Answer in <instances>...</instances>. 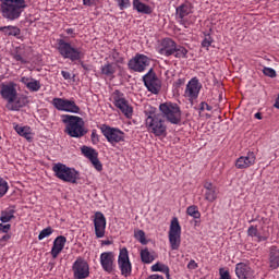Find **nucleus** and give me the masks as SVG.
Returning a JSON list of instances; mask_svg holds the SVG:
<instances>
[{"instance_id": "1", "label": "nucleus", "mask_w": 279, "mask_h": 279, "mask_svg": "<svg viewBox=\"0 0 279 279\" xmlns=\"http://www.w3.org/2000/svg\"><path fill=\"white\" fill-rule=\"evenodd\" d=\"M27 8L25 0H0V12L7 21H19Z\"/></svg>"}, {"instance_id": "2", "label": "nucleus", "mask_w": 279, "mask_h": 279, "mask_svg": "<svg viewBox=\"0 0 279 279\" xmlns=\"http://www.w3.org/2000/svg\"><path fill=\"white\" fill-rule=\"evenodd\" d=\"M62 123L65 124V134L72 138H82L86 134L84 129V119L77 116L63 114L61 116Z\"/></svg>"}, {"instance_id": "3", "label": "nucleus", "mask_w": 279, "mask_h": 279, "mask_svg": "<svg viewBox=\"0 0 279 279\" xmlns=\"http://www.w3.org/2000/svg\"><path fill=\"white\" fill-rule=\"evenodd\" d=\"M159 113L162 119L172 125H180L182 122V110L175 102H163L159 106Z\"/></svg>"}, {"instance_id": "4", "label": "nucleus", "mask_w": 279, "mask_h": 279, "mask_svg": "<svg viewBox=\"0 0 279 279\" xmlns=\"http://www.w3.org/2000/svg\"><path fill=\"white\" fill-rule=\"evenodd\" d=\"M52 171L59 180L62 182H70L71 184H76L80 180V172L75 168H69L64 163H54L52 166Z\"/></svg>"}, {"instance_id": "5", "label": "nucleus", "mask_w": 279, "mask_h": 279, "mask_svg": "<svg viewBox=\"0 0 279 279\" xmlns=\"http://www.w3.org/2000/svg\"><path fill=\"white\" fill-rule=\"evenodd\" d=\"M148 132L155 136H167V124L159 113H150L145 120Z\"/></svg>"}, {"instance_id": "6", "label": "nucleus", "mask_w": 279, "mask_h": 279, "mask_svg": "<svg viewBox=\"0 0 279 279\" xmlns=\"http://www.w3.org/2000/svg\"><path fill=\"white\" fill-rule=\"evenodd\" d=\"M58 51L62 58L71 60V62H77L84 58L82 48L73 47L70 43L64 41V39L58 41Z\"/></svg>"}, {"instance_id": "7", "label": "nucleus", "mask_w": 279, "mask_h": 279, "mask_svg": "<svg viewBox=\"0 0 279 279\" xmlns=\"http://www.w3.org/2000/svg\"><path fill=\"white\" fill-rule=\"evenodd\" d=\"M168 239L171 250H180V245L182 243V227L175 217L172 218L170 222Z\"/></svg>"}, {"instance_id": "8", "label": "nucleus", "mask_w": 279, "mask_h": 279, "mask_svg": "<svg viewBox=\"0 0 279 279\" xmlns=\"http://www.w3.org/2000/svg\"><path fill=\"white\" fill-rule=\"evenodd\" d=\"M100 131L102 132V135L105 136V138H107L108 143L112 145V147L125 141V133L117 128L102 124L100 126Z\"/></svg>"}, {"instance_id": "9", "label": "nucleus", "mask_w": 279, "mask_h": 279, "mask_svg": "<svg viewBox=\"0 0 279 279\" xmlns=\"http://www.w3.org/2000/svg\"><path fill=\"white\" fill-rule=\"evenodd\" d=\"M112 99L116 108H118L126 119H132L134 114V109L130 106V102L125 99V96L120 90H114L112 94Z\"/></svg>"}, {"instance_id": "10", "label": "nucleus", "mask_w": 279, "mask_h": 279, "mask_svg": "<svg viewBox=\"0 0 279 279\" xmlns=\"http://www.w3.org/2000/svg\"><path fill=\"white\" fill-rule=\"evenodd\" d=\"M118 267L121 271V276L124 278H130L132 276V262H130V252H128L126 247L120 248Z\"/></svg>"}, {"instance_id": "11", "label": "nucleus", "mask_w": 279, "mask_h": 279, "mask_svg": "<svg viewBox=\"0 0 279 279\" xmlns=\"http://www.w3.org/2000/svg\"><path fill=\"white\" fill-rule=\"evenodd\" d=\"M150 63L151 60L149 59V57L136 53L134 58L129 61L128 66L131 71H134L135 73H143Z\"/></svg>"}, {"instance_id": "12", "label": "nucleus", "mask_w": 279, "mask_h": 279, "mask_svg": "<svg viewBox=\"0 0 279 279\" xmlns=\"http://www.w3.org/2000/svg\"><path fill=\"white\" fill-rule=\"evenodd\" d=\"M201 90L202 83L199 82V78L193 77L187 82L185 86L184 97L187 99V101L193 104V101H196V99L199 97Z\"/></svg>"}, {"instance_id": "13", "label": "nucleus", "mask_w": 279, "mask_h": 279, "mask_svg": "<svg viewBox=\"0 0 279 279\" xmlns=\"http://www.w3.org/2000/svg\"><path fill=\"white\" fill-rule=\"evenodd\" d=\"M51 104L60 112H72L73 114H80V107L76 106L75 100L53 98Z\"/></svg>"}, {"instance_id": "14", "label": "nucleus", "mask_w": 279, "mask_h": 279, "mask_svg": "<svg viewBox=\"0 0 279 279\" xmlns=\"http://www.w3.org/2000/svg\"><path fill=\"white\" fill-rule=\"evenodd\" d=\"M72 271L75 279H86L90 276V266L87 260L78 257L72 265Z\"/></svg>"}, {"instance_id": "15", "label": "nucleus", "mask_w": 279, "mask_h": 279, "mask_svg": "<svg viewBox=\"0 0 279 279\" xmlns=\"http://www.w3.org/2000/svg\"><path fill=\"white\" fill-rule=\"evenodd\" d=\"M143 82L147 90H149V93H153V95H158V93H160V78L156 76V72H154V69H150L148 73L143 76Z\"/></svg>"}, {"instance_id": "16", "label": "nucleus", "mask_w": 279, "mask_h": 279, "mask_svg": "<svg viewBox=\"0 0 279 279\" xmlns=\"http://www.w3.org/2000/svg\"><path fill=\"white\" fill-rule=\"evenodd\" d=\"M17 94L19 92L16 90V83L9 82L0 84V95L2 99L8 101V104H14Z\"/></svg>"}, {"instance_id": "17", "label": "nucleus", "mask_w": 279, "mask_h": 279, "mask_svg": "<svg viewBox=\"0 0 279 279\" xmlns=\"http://www.w3.org/2000/svg\"><path fill=\"white\" fill-rule=\"evenodd\" d=\"M81 151L85 158H87L93 167H95L96 171H102L104 166L101 165V161H99V153L95 148L83 146L81 148Z\"/></svg>"}, {"instance_id": "18", "label": "nucleus", "mask_w": 279, "mask_h": 279, "mask_svg": "<svg viewBox=\"0 0 279 279\" xmlns=\"http://www.w3.org/2000/svg\"><path fill=\"white\" fill-rule=\"evenodd\" d=\"M94 228L97 239H104L106 236V216L101 211H97L94 216Z\"/></svg>"}, {"instance_id": "19", "label": "nucleus", "mask_w": 279, "mask_h": 279, "mask_svg": "<svg viewBox=\"0 0 279 279\" xmlns=\"http://www.w3.org/2000/svg\"><path fill=\"white\" fill-rule=\"evenodd\" d=\"M100 265L106 274H112L114 271V253L104 252L100 254Z\"/></svg>"}, {"instance_id": "20", "label": "nucleus", "mask_w": 279, "mask_h": 279, "mask_svg": "<svg viewBox=\"0 0 279 279\" xmlns=\"http://www.w3.org/2000/svg\"><path fill=\"white\" fill-rule=\"evenodd\" d=\"M175 41L171 38H165L161 40L159 47L157 48V51L159 56H165L166 58H169L170 56H173V51H175Z\"/></svg>"}, {"instance_id": "21", "label": "nucleus", "mask_w": 279, "mask_h": 279, "mask_svg": "<svg viewBox=\"0 0 279 279\" xmlns=\"http://www.w3.org/2000/svg\"><path fill=\"white\" fill-rule=\"evenodd\" d=\"M256 165V154L254 151H248L245 156H241L235 160L236 169H250Z\"/></svg>"}, {"instance_id": "22", "label": "nucleus", "mask_w": 279, "mask_h": 279, "mask_svg": "<svg viewBox=\"0 0 279 279\" xmlns=\"http://www.w3.org/2000/svg\"><path fill=\"white\" fill-rule=\"evenodd\" d=\"M235 275L239 279H254V269L245 263L235 265Z\"/></svg>"}, {"instance_id": "23", "label": "nucleus", "mask_w": 279, "mask_h": 279, "mask_svg": "<svg viewBox=\"0 0 279 279\" xmlns=\"http://www.w3.org/2000/svg\"><path fill=\"white\" fill-rule=\"evenodd\" d=\"M64 245H66V238L63 235H59L54 239L53 245L51 248V256L52 258H58L60 253L64 250Z\"/></svg>"}, {"instance_id": "24", "label": "nucleus", "mask_w": 279, "mask_h": 279, "mask_svg": "<svg viewBox=\"0 0 279 279\" xmlns=\"http://www.w3.org/2000/svg\"><path fill=\"white\" fill-rule=\"evenodd\" d=\"M28 101L29 100H28L27 96L16 94L14 102L7 104V108H8V110L19 111V110H21V108H25V106H27Z\"/></svg>"}, {"instance_id": "25", "label": "nucleus", "mask_w": 279, "mask_h": 279, "mask_svg": "<svg viewBox=\"0 0 279 279\" xmlns=\"http://www.w3.org/2000/svg\"><path fill=\"white\" fill-rule=\"evenodd\" d=\"M268 265L270 269H278L279 267V248L271 246L268 254Z\"/></svg>"}, {"instance_id": "26", "label": "nucleus", "mask_w": 279, "mask_h": 279, "mask_svg": "<svg viewBox=\"0 0 279 279\" xmlns=\"http://www.w3.org/2000/svg\"><path fill=\"white\" fill-rule=\"evenodd\" d=\"M193 8L191 7V3H183L177 8V19L180 20V23L189 16V14H192Z\"/></svg>"}, {"instance_id": "27", "label": "nucleus", "mask_w": 279, "mask_h": 279, "mask_svg": "<svg viewBox=\"0 0 279 279\" xmlns=\"http://www.w3.org/2000/svg\"><path fill=\"white\" fill-rule=\"evenodd\" d=\"M133 10L138 12V14H151V12H154L151 7L141 0H133Z\"/></svg>"}, {"instance_id": "28", "label": "nucleus", "mask_w": 279, "mask_h": 279, "mask_svg": "<svg viewBox=\"0 0 279 279\" xmlns=\"http://www.w3.org/2000/svg\"><path fill=\"white\" fill-rule=\"evenodd\" d=\"M101 74L106 75V77H114V73H117V65L114 63H106L101 65Z\"/></svg>"}, {"instance_id": "29", "label": "nucleus", "mask_w": 279, "mask_h": 279, "mask_svg": "<svg viewBox=\"0 0 279 279\" xmlns=\"http://www.w3.org/2000/svg\"><path fill=\"white\" fill-rule=\"evenodd\" d=\"M0 32H2L4 36H21V28L17 26H0Z\"/></svg>"}, {"instance_id": "30", "label": "nucleus", "mask_w": 279, "mask_h": 279, "mask_svg": "<svg viewBox=\"0 0 279 279\" xmlns=\"http://www.w3.org/2000/svg\"><path fill=\"white\" fill-rule=\"evenodd\" d=\"M14 130L15 132H17L20 136H23L24 138H26V141H32V131L28 126H21L16 124L14 126Z\"/></svg>"}, {"instance_id": "31", "label": "nucleus", "mask_w": 279, "mask_h": 279, "mask_svg": "<svg viewBox=\"0 0 279 279\" xmlns=\"http://www.w3.org/2000/svg\"><path fill=\"white\" fill-rule=\"evenodd\" d=\"M172 56H174V58H178V59H184V58H187L189 50L184 46L175 44Z\"/></svg>"}, {"instance_id": "32", "label": "nucleus", "mask_w": 279, "mask_h": 279, "mask_svg": "<svg viewBox=\"0 0 279 279\" xmlns=\"http://www.w3.org/2000/svg\"><path fill=\"white\" fill-rule=\"evenodd\" d=\"M141 259H142V263L149 265V264L154 263L156 257H154V254H151V252H149V248H143L141 251Z\"/></svg>"}, {"instance_id": "33", "label": "nucleus", "mask_w": 279, "mask_h": 279, "mask_svg": "<svg viewBox=\"0 0 279 279\" xmlns=\"http://www.w3.org/2000/svg\"><path fill=\"white\" fill-rule=\"evenodd\" d=\"M151 271H160L161 274H166L167 279L170 278L169 266H167L165 264H161V263L154 264L151 266Z\"/></svg>"}, {"instance_id": "34", "label": "nucleus", "mask_w": 279, "mask_h": 279, "mask_svg": "<svg viewBox=\"0 0 279 279\" xmlns=\"http://www.w3.org/2000/svg\"><path fill=\"white\" fill-rule=\"evenodd\" d=\"M14 219V210L13 209H8L3 210L0 216V221L2 223H9V221H12Z\"/></svg>"}, {"instance_id": "35", "label": "nucleus", "mask_w": 279, "mask_h": 279, "mask_svg": "<svg viewBox=\"0 0 279 279\" xmlns=\"http://www.w3.org/2000/svg\"><path fill=\"white\" fill-rule=\"evenodd\" d=\"M186 214L190 217H193V219H199L202 217V214L199 213V209L195 205L189 206L186 208Z\"/></svg>"}, {"instance_id": "36", "label": "nucleus", "mask_w": 279, "mask_h": 279, "mask_svg": "<svg viewBox=\"0 0 279 279\" xmlns=\"http://www.w3.org/2000/svg\"><path fill=\"white\" fill-rule=\"evenodd\" d=\"M8 191H10V185L8 184V181H5L3 177H0V198L4 197Z\"/></svg>"}, {"instance_id": "37", "label": "nucleus", "mask_w": 279, "mask_h": 279, "mask_svg": "<svg viewBox=\"0 0 279 279\" xmlns=\"http://www.w3.org/2000/svg\"><path fill=\"white\" fill-rule=\"evenodd\" d=\"M26 88H28V90H32L33 93H38V90H40V82L31 78V82L28 83V86H26Z\"/></svg>"}, {"instance_id": "38", "label": "nucleus", "mask_w": 279, "mask_h": 279, "mask_svg": "<svg viewBox=\"0 0 279 279\" xmlns=\"http://www.w3.org/2000/svg\"><path fill=\"white\" fill-rule=\"evenodd\" d=\"M205 199H207V202H215V199H217V187L207 190L205 192Z\"/></svg>"}, {"instance_id": "39", "label": "nucleus", "mask_w": 279, "mask_h": 279, "mask_svg": "<svg viewBox=\"0 0 279 279\" xmlns=\"http://www.w3.org/2000/svg\"><path fill=\"white\" fill-rule=\"evenodd\" d=\"M53 234V229L51 227H47L46 229L41 230L38 240L43 241V239H47V236H51Z\"/></svg>"}, {"instance_id": "40", "label": "nucleus", "mask_w": 279, "mask_h": 279, "mask_svg": "<svg viewBox=\"0 0 279 279\" xmlns=\"http://www.w3.org/2000/svg\"><path fill=\"white\" fill-rule=\"evenodd\" d=\"M110 58L117 64H121L123 62V57H121V54L117 50H113L111 52Z\"/></svg>"}, {"instance_id": "41", "label": "nucleus", "mask_w": 279, "mask_h": 279, "mask_svg": "<svg viewBox=\"0 0 279 279\" xmlns=\"http://www.w3.org/2000/svg\"><path fill=\"white\" fill-rule=\"evenodd\" d=\"M134 236L137 241H140V243H142L143 245H145V243H147V241L145 240V231L143 230H137L134 233Z\"/></svg>"}, {"instance_id": "42", "label": "nucleus", "mask_w": 279, "mask_h": 279, "mask_svg": "<svg viewBox=\"0 0 279 279\" xmlns=\"http://www.w3.org/2000/svg\"><path fill=\"white\" fill-rule=\"evenodd\" d=\"M213 43H214L213 37L209 34H207V35H205V37L202 41V47L204 49H208V47H210V45H213Z\"/></svg>"}, {"instance_id": "43", "label": "nucleus", "mask_w": 279, "mask_h": 279, "mask_svg": "<svg viewBox=\"0 0 279 279\" xmlns=\"http://www.w3.org/2000/svg\"><path fill=\"white\" fill-rule=\"evenodd\" d=\"M12 56L16 62H21V64H27V59L23 58L21 51L16 50L14 53H12Z\"/></svg>"}, {"instance_id": "44", "label": "nucleus", "mask_w": 279, "mask_h": 279, "mask_svg": "<svg viewBox=\"0 0 279 279\" xmlns=\"http://www.w3.org/2000/svg\"><path fill=\"white\" fill-rule=\"evenodd\" d=\"M117 3L120 8V10H125L128 8H130L131 3L130 0H117Z\"/></svg>"}, {"instance_id": "45", "label": "nucleus", "mask_w": 279, "mask_h": 279, "mask_svg": "<svg viewBox=\"0 0 279 279\" xmlns=\"http://www.w3.org/2000/svg\"><path fill=\"white\" fill-rule=\"evenodd\" d=\"M263 73L267 75V77H276V70L271 68H264Z\"/></svg>"}, {"instance_id": "46", "label": "nucleus", "mask_w": 279, "mask_h": 279, "mask_svg": "<svg viewBox=\"0 0 279 279\" xmlns=\"http://www.w3.org/2000/svg\"><path fill=\"white\" fill-rule=\"evenodd\" d=\"M12 239V234L7 233L2 238H0V245L3 247L8 243V241Z\"/></svg>"}, {"instance_id": "47", "label": "nucleus", "mask_w": 279, "mask_h": 279, "mask_svg": "<svg viewBox=\"0 0 279 279\" xmlns=\"http://www.w3.org/2000/svg\"><path fill=\"white\" fill-rule=\"evenodd\" d=\"M248 236H258V229L254 226H251L247 230Z\"/></svg>"}, {"instance_id": "48", "label": "nucleus", "mask_w": 279, "mask_h": 279, "mask_svg": "<svg viewBox=\"0 0 279 279\" xmlns=\"http://www.w3.org/2000/svg\"><path fill=\"white\" fill-rule=\"evenodd\" d=\"M92 143L93 145H97V143H99V135L97 134V131L93 130L92 131Z\"/></svg>"}, {"instance_id": "49", "label": "nucleus", "mask_w": 279, "mask_h": 279, "mask_svg": "<svg viewBox=\"0 0 279 279\" xmlns=\"http://www.w3.org/2000/svg\"><path fill=\"white\" fill-rule=\"evenodd\" d=\"M97 3H99V0H83V5L87 8H92V5H96Z\"/></svg>"}, {"instance_id": "50", "label": "nucleus", "mask_w": 279, "mask_h": 279, "mask_svg": "<svg viewBox=\"0 0 279 279\" xmlns=\"http://www.w3.org/2000/svg\"><path fill=\"white\" fill-rule=\"evenodd\" d=\"M11 228H12L11 225L0 223V232H3L4 234H8V232H10Z\"/></svg>"}, {"instance_id": "51", "label": "nucleus", "mask_w": 279, "mask_h": 279, "mask_svg": "<svg viewBox=\"0 0 279 279\" xmlns=\"http://www.w3.org/2000/svg\"><path fill=\"white\" fill-rule=\"evenodd\" d=\"M197 267H199V265H197V263L194 259H191L187 264V269L190 270H195L197 269Z\"/></svg>"}, {"instance_id": "52", "label": "nucleus", "mask_w": 279, "mask_h": 279, "mask_svg": "<svg viewBox=\"0 0 279 279\" xmlns=\"http://www.w3.org/2000/svg\"><path fill=\"white\" fill-rule=\"evenodd\" d=\"M201 112H204V110H207L208 112H210V110H213V107H210L208 104L206 102H201V107H199Z\"/></svg>"}, {"instance_id": "53", "label": "nucleus", "mask_w": 279, "mask_h": 279, "mask_svg": "<svg viewBox=\"0 0 279 279\" xmlns=\"http://www.w3.org/2000/svg\"><path fill=\"white\" fill-rule=\"evenodd\" d=\"M220 279H231L230 278V271L220 269Z\"/></svg>"}, {"instance_id": "54", "label": "nucleus", "mask_w": 279, "mask_h": 279, "mask_svg": "<svg viewBox=\"0 0 279 279\" xmlns=\"http://www.w3.org/2000/svg\"><path fill=\"white\" fill-rule=\"evenodd\" d=\"M32 81V78L31 77H27V76H22L21 77V80H20V82L22 83V84H24V86H28L29 85V82Z\"/></svg>"}, {"instance_id": "55", "label": "nucleus", "mask_w": 279, "mask_h": 279, "mask_svg": "<svg viewBox=\"0 0 279 279\" xmlns=\"http://www.w3.org/2000/svg\"><path fill=\"white\" fill-rule=\"evenodd\" d=\"M204 189H205L206 191H211L213 189H216V187H215V185H213V183H210V182H205V183H204Z\"/></svg>"}, {"instance_id": "56", "label": "nucleus", "mask_w": 279, "mask_h": 279, "mask_svg": "<svg viewBox=\"0 0 279 279\" xmlns=\"http://www.w3.org/2000/svg\"><path fill=\"white\" fill-rule=\"evenodd\" d=\"M61 75L64 80H71V74L70 72L66 71H61Z\"/></svg>"}, {"instance_id": "57", "label": "nucleus", "mask_w": 279, "mask_h": 279, "mask_svg": "<svg viewBox=\"0 0 279 279\" xmlns=\"http://www.w3.org/2000/svg\"><path fill=\"white\" fill-rule=\"evenodd\" d=\"M65 32H66V34L72 36V38H75V31L73 28H66Z\"/></svg>"}, {"instance_id": "58", "label": "nucleus", "mask_w": 279, "mask_h": 279, "mask_svg": "<svg viewBox=\"0 0 279 279\" xmlns=\"http://www.w3.org/2000/svg\"><path fill=\"white\" fill-rule=\"evenodd\" d=\"M147 279H165V277H162L160 275H151Z\"/></svg>"}, {"instance_id": "59", "label": "nucleus", "mask_w": 279, "mask_h": 279, "mask_svg": "<svg viewBox=\"0 0 279 279\" xmlns=\"http://www.w3.org/2000/svg\"><path fill=\"white\" fill-rule=\"evenodd\" d=\"M102 245H112V242L110 240L102 241Z\"/></svg>"}, {"instance_id": "60", "label": "nucleus", "mask_w": 279, "mask_h": 279, "mask_svg": "<svg viewBox=\"0 0 279 279\" xmlns=\"http://www.w3.org/2000/svg\"><path fill=\"white\" fill-rule=\"evenodd\" d=\"M255 119H258L260 121V119H263V116L260 112L255 113Z\"/></svg>"}]
</instances>
